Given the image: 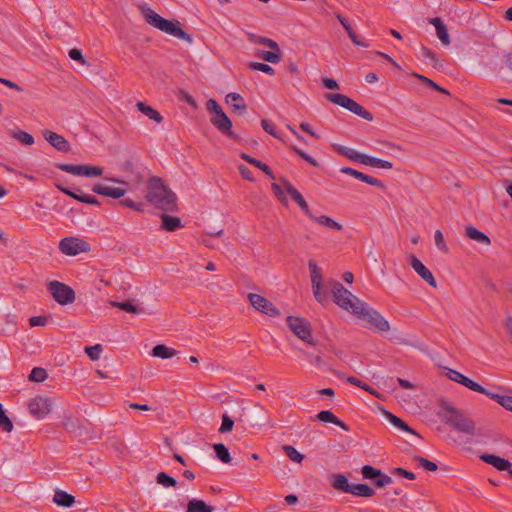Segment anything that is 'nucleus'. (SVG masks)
Here are the masks:
<instances>
[{"label":"nucleus","instance_id":"f257e3e1","mask_svg":"<svg viewBox=\"0 0 512 512\" xmlns=\"http://www.w3.org/2000/svg\"><path fill=\"white\" fill-rule=\"evenodd\" d=\"M146 199L156 208L173 212L177 209V197L159 177H152L147 184Z\"/></svg>","mask_w":512,"mask_h":512},{"label":"nucleus","instance_id":"f03ea898","mask_svg":"<svg viewBox=\"0 0 512 512\" xmlns=\"http://www.w3.org/2000/svg\"><path fill=\"white\" fill-rule=\"evenodd\" d=\"M438 416L443 422L458 432L471 436L476 433L475 422L446 400L440 401Z\"/></svg>","mask_w":512,"mask_h":512},{"label":"nucleus","instance_id":"7ed1b4c3","mask_svg":"<svg viewBox=\"0 0 512 512\" xmlns=\"http://www.w3.org/2000/svg\"><path fill=\"white\" fill-rule=\"evenodd\" d=\"M141 10H142V14L145 18V21L149 25H151V26H153V27L175 37V38L185 40L189 43L192 42L191 36L189 34H187L182 28H180L177 24L162 18L159 14H157L155 11H153L149 7H142Z\"/></svg>","mask_w":512,"mask_h":512},{"label":"nucleus","instance_id":"20e7f679","mask_svg":"<svg viewBox=\"0 0 512 512\" xmlns=\"http://www.w3.org/2000/svg\"><path fill=\"white\" fill-rule=\"evenodd\" d=\"M334 302L344 310L353 314L361 313L364 309V302L347 290L340 282L330 283Z\"/></svg>","mask_w":512,"mask_h":512},{"label":"nucleus","instance_id":"39448f33","mask_svg":"<svg viewBox=\"0 0 512 512\" xmlns=\"http://www.w3.org/2000/svg\"><path fill=\"white\" fill-rule=\"evenodd\" d=\"M326 98L330 102L349 110L350 112L360 116L367 121L373 120V115L369 111L364 109L359 103L346 95L340 93H328L326 94Z\"/></svg>","mask_w":512,"mask_h":512},{"label":"nucleus","instance_id":"423d86ee","mask_svg":"<svg viewBox=\"0 0 512 512\" xmlns=\"http://www.w3.org/2000/svg\"><path fill=\"white\" fill-rule=\"evenodd\" d=\"M326 98L330 102L349 110L350 112L360 116L367 121L373 120V115L369 111L364 109L359 103L346 95L340 93H328L326 94Z\"/></svg>","mask_w":512,"mask_h":512},{"label":"nucleus","instance_id":"0eeeda50","mask_svg":"<svg viewBox=\"0 0 512 512\" xmlns=\"http://www.w3.org/2000/svg\"><path fill=\"white\" fill-rule=\"evenodd\" d=\"M286 323L289 329L302 341L314 346L311 325L308 320L301 317L288 316Z\"/></svg>","mask_w":512,"mask_h":512},{"label":"nucleus","instance_id":"6e6552de","mask_svg":"<svg viewBox=\"0 0 512 512\" xmlns=\"http://www.w3.org/2000/svg\"><path fill=\"white\" fill-rule=\"evenodd\" d=\"M47 289L52 298L60 305H68L75 301L74 290L65 283L53 280L48 282Z\"/></svg>","mask_w":512,"mask_h":512},{"label":"nucleus","instance_id":"1a4fd4ad","mask_svg":"<svg viewBox=\"0 0 512 512\" xmlns=\"http://www.w3.org/2000/svg\"><path fill=\"white\" fill-rule=\"evenodd\" d=\"M61 253L69 256H75L82 252H88L90 245L85 240L76 237H65L59 243Z\"/></svg>","mask_w":512,"mask_h":512},{"label":"nucleus","instance_id":"9d476101","mask_svg":"<svg viewBox=\"0 0 512 512\" xmlns=\"http://www.w3.org/2000/svg\"><path fill=\"white\" fill-rule=\"evenodd\" d=\"M354 315L359 318L367 319L371 325L381 332H387L390 330L388 321L378 311L369 307L365 302L363 311L361 313H355Z\"/></svg>","mask_w":512,"mask_h":512},{"label":"nucleus","instance_id":"9b49d317","mask_svg":"<svg viewBox=\"0 0 512 512\" xmlns=\"http://www.w3.org/2000/svg\"><path fill=\"white\" fill-rule=\"evenodd\" d=\"M248 300L255 310L269 317H277L280 315L279 309L274 306L268 299L259 294L249 293Z\"/></svg>","mask_w":512,"mask_h":512},{"label":"nucleus","instance_id":"f8f14e48","mask_svg":"<svg viewBox=\"0 0 512 512\" xmlns=\"http://www.w3.org/2000/svg\"><path fill=\"white\" fill-rule=\"evenodd\" d=\"M58 168L75 176L97 177L103 173V168L99 166L60 164Z\"/></svg>","mask_w":512,"mask_h":512},{"label":"nucleus","instance_id":"ddd939ff","mask_svg":"<svg viewBox=\"0 0 512 512\" xmlns=\"http://www.w3.org/2000/svg\"><path fill=\"white\" fill-rule=\"evenodd\" d=\"M53 402L47 397H35L28 404L30 414L36 419L45 418L51 411Z\"/></svg>","mask_w":512,"mask_h":512},{"label":"nucleus","instance_id":"4468645a","mask_svg":"<svg viewBox=\"0 0 512 512\" xmlns=\"http://www.w3.org/2000/svg\"><path fill=\"white\" fill-rule=\"evenodd\" d=\"M447 376L450 380H452L456 383H459L474 392L484 394L487 397H488V394L492 393V392H489L484 387H482L480 384L474 382L473 380H471L470 378L466 377L465 375H463L462 373H460L456 370L449 369L447 372Z\"/></svg>","mask_w":512,"mask_h":512},{"label":"nucleus","instance_id":"2eb2a0df","mask_svg":"<svg viewBox=\"0 0 512 512\" xmlns=\"http://www.w3.org/2000/svg\"><path fill=\"white\" fill-rule=\"evenodd\" d=\"M409 265L413 270L430 286L433 288L437 287V282L431 273V271L414 255H408Z\"/></svg>","mask_w":512,"mask_h":512},{"label":"nucleus","instance_id":"dca6fc26","mask_svg":"<svg viewBox=\"0 0 512 512\" xmlns=\"http://www.w3.org/2000/svg\"><path fill=\"white\" fill-rule=\"evenodd\" d=\"M283 188L292 198V200L299 206L303 213L309 218L312 217V211L302 194L286 179L282 180Z\"/></svg>","mask_w":512,"mask_h":512},{"label":"nucleus","instance_id":"f3484780","mask_svg":"<svg viewBox=\"0 0 512 512\" xmlns=\"http://www.w3.org/2000/svg\"><path fill=\"white\" fill-rule=\"evenodd\" d=\"M211 123L222 133L227 135L228 137L232 139H237V136L233 133L231 130L232 128V122L228 118V116L223 112H221L218 115H214L211 118Z\"/></svg>","mask_w":512,"mask_h":512},{"label":"nucleus","instance_id":"a211bd4d","mask_svg":"<svg viewBox=\"0 0 512 512\" xmlns=\"http://www.w3.org/2000/svg\"><path fill=\"white\" fill-rule=\"evenodd\" d=\"M43 137L50 145H52L58 151L68 152L70 150L69 142L60 134H57L50 130H44Z\"/></svg>","mask_w":512,"mask_h":512},{"label":"nucleus","instance_id":"6ab92c4d","mask_svg":"<svg viewBox=\"0 0 512 512\" xmlns=\"http://www.w3.org/2000/svg\"><path fill=\"white\" fill-rule=\"evenodd\" d=\"M92 191L96 194L105 196V197H111L114 199H119L123 197L127 190L126 188L122 187H111L104 184H94L92 187Z\"/></svg>","mask_w":512,"mask_h":512},{"label":"nucleus","instance_id":"aec40b11","mask_svg":"<svg viewBox=\"0 0 512 512\" xmlns=\"http://www.w3.org/2000/svg\"><path fill=\"white\" fill-rule=\"evenodd\" d=\"M57 188L64 194L70 196L71 198H73L81 203L97 205V206L100 205V202L96 197H94L92 195L82 194L80 189H76L75 191H72L69 188L62 186V185H57Z\"/></svg>","mask_w":512,"mask_h":512},{"label":"nucleus","instance_id":"412c9836","mask_svg":"<svg viewBox=\"0 0 512 512\" xmlns=\"http://www.w3.org/2000/svg\"><path fill=\"white\" fill-rule=\"evenodd\" d=\"M480 459L482 461H484L485 463L492 465L494 468H496L499 471H508L509 472V470H512V468H511L512 464L508 460H506L500 456H497L494 454H482L480 456Z\"/></svg>","mask_w":512,"mask_h":512},{"label":"nucleus","instance_id":"4be33fe9","mask_svg":"<svg viewBox=\"0 0 512 512\" xmlns=\"http://www.w3.org/2000/svg\"><path fill=\"white\" fill-rule=\"evenodd\" d=\"M429 23L435 27L437 37L441 43L445 46H448L451 43V40L446 25L443 23V21L438 17H434L429 19Z\"/></svg>","mask_w":512,"mask_h":512},{"label":"nucleus","instance_id":"5701e85b","mask_svg":"<svg viewBox=\"0 0 512 512\" xmlns=\"http://www.w3.org/2000/svg\"><path fill=\"white\" fill-rule=\"evenodd\" d=\"M226 103L233 109L234 112L244 114L247 110V106L244 103L243 97L235 92H231L226 95Z\"/></svg>","mask_w":512,"mask_h":512},{"label":"nucleus","instance_id":"b1692460","mask_svg":"<svg viewBox=\"0 0 512 512\" xmlns=\"http://www.w3.org/2000/svg\"><path fill=\"white\" fill-rule=\"evenodd\" d=\"M309 219H311L318 225L323 226L329 230H333V231H342L343 230L342 224L338 223L337 221H335L334 219H332L331 217H329L327 215L316 216L312 213V217H309Z\"/></svg>","mask_w":512,"mask_h":512},{"label":"nucleus","instance_id":"393cba45","mask_svg":"<svg viewBox=\"0 0 512 512\" xmlns=\"http://www.w3.org/2000/svg\"><path fill=\"white\" fill-rule=\"evenodd\" d=\"M465 235L469 239L474 240L484 246H489L491 244L490 238L485 233H483L482 231L478 230L473 226L466 227Z\"/></svg>","mask_w":512,"mask_h":512},{"label":"nucleus","instance_id":"a878e982","mask_svg":"<svg viewBox=\"0 0 512 512\" xmlns=\"http://www.w3.org/2000/svg\"><path fill=\"white\" fill-rule=\"evenodd\" d=\"M316 419L324 423H332L339 426L344 431H348L349 427L337 418L331 411L323 410L316 415Z\"/></svg>","mask_w":512,"mask_h":512},{"label":"nucleus","instance_id":"bb28decb","mask_svg":"<svg viewBox=\"0 0 512 512\" xmlns=\"http://www.w3.org/2000/svg\"><path fill=\"white\" fill-rule=\"evenodd\" d=\"M214 507L200 499H191L187 503L186 512H213Z\"/></svg>","mask_w":512,"mask_h":512},{"label":"nucleus","instance_id":"cd10ccee","mask_svg":"<svg viewBox=\"0 0 512 512\" xmlns=\"http://www.w3.org/2000/svg\"><path fill=\"white\" fill-rule=\"evenodd\" d=\"M348 493L353 494L358 497L369 498L375 494V490L366 484H351L350 490Z\"/></svg>","mask_w":512,"mask_h":512},{"label":"nucleus","instance_id":"c85d7f7f","mask_svg":"<svg viewBox=\"0 0 512 512\" xmlns=\"http://www.w3.org/2000/svg\"><path fill=\"white\" fill-rule=\"evenodd\" d=\"M241 158L243 160H245L246 162H248L249 164L262 170L271 179H275V176H274L272 170L270 169V167L267 164L261 162L260 160H258L256 158L251 157L250 155H248L246 153H242Z\"/></svg>","mask_w":512,"mask_h":512},{"label":"nucleus","instance_id":"c756f323","mask_svg":"<svg viewBox=\"0 0 512 512\" xmlns=\"http://www.w3.org/2000/svg\"><path fill=\"white\" fill-rule=\"evenodd\" d=\"M136 107L140 112H142L144 115H146L149 119L160 123L163 120V117L161 114L152 108L149 105H146L144 102H137Z\"/></svg>","mask_w":512,"mask_h":512},{"label":"nucleus","instance_id":"7c9ffc66","mask_svg":"<svg viewBox=\"0 0 512 512\" xmlns=\"http://www.w3.org/2000/svg\"><path fill=\"white\" fill-rule=\"evenodd\" d=\"M181 227V220L178 217L170 216L167 214L162 215V228L164 230L168 232H173Z\"/></svg>","mask_w":512,"mask_h":512},{"label":"nucleus","instance_id":"2f4dec72","mask_svg":"<svg viewBox=\"0 0 512 512\" xmlns=\"http://www.w3.org/2000/svg\"><path fill=\"white\" fill-rule=\"evenodd\" d=\"M331 485L334 489L348 493L351 484L348 482V478L343 474H335L332 476Z\"/></svg>","mask_w":512,"mask_h":512},{"label":"nucleus","instance_id":"473e14b6","mask_svg":"<svg viewBox=\"0 0 512 512\" xmlns=\"http://www.w3.org/2000/svg\"><path fill=\"white\" fill-rule=\"evenodd\" d=\"M386 419L396 428L402 430V431H405V432H408V433H411V434H414V435H417L416 432L410 428L402 419H400L399 417L393 415L392 413L388 412V411H385L384 413Z\"/></svg>","mask_w":512,"mask_h":512},{"label":"nucleus","instance_id":"72a5a7b5","mask_svg":"<svg viewBox=\"0 0 512 512\" xmlns=\"http://www.w3.org/2000/svg\"><path fill=\"white\" fill-rule=\"evenodd\" d=\"M53 501L63 507H70L74 503V497L65 491L57 490L54 494Z\"/></svg>","mask_w":512,"mask_h":512},{"label":"nucleus","instance_id":"f704fd0d","mask_svg":"<svg viewBox=\"0 0 512 512\" xmlns=\"http://www.w3.org/2000/svg\"><path fill=\"white\" fill-rule=\"evenodd\" d=\"M177 354V351L167 347L164 344L156 345L152 350V355L161 359H168Z\"/></svg>","mask_w":512,"mask_h":512},{"label":"nucleus","instance_id":"c9c22d12","mask_svg":"<svg viewBox=\"0 0 512 512\" xmlns=\"http://www.w3.org/2000/svg\"><path fill=\"white\" fill-rule=\"evenodd\" d=\"M363 164L367 165V166H371V167L382 168V169H391L393 167V164L390 161L379 159V158L368 156V155H365Z\"/></svg>","mask_w":512,"mask_h":512},{"label":"nucleus","instance_id":"e433bc0d","mask_svg":"<svg viewBox=\"0 0 512 512\" xmlns=\"http://www.w3.org/2000/svg\"><path fill=\"white\" fill-rule=\"evenodd\" d=\"M247 36L248 40L251 43L265 45L273 50H278V44L272 39L262 37L253 33H248Z\"/></svg>","mask_w":512,"mask_h":512},{"label":"nucleus","instance_id":"4c0bfd02","mask_svg":"<svg viewBox=\"0 0 512 512\" xmlns=\"http://www.w3.org/2000/svg\"><path fill=\"white\" fill-rule=\"evenodd\" d=\"M257 56L260 59L265 60L272 64H277L281 60L279 48H278V50L272 49V51H261V52L257 53Z\"/></svg>","mask_w":512,"mask_h":512},{"label":"nucleus","instance_id":"58836bf2","mask_svg":"<svg viewBox=\"0 0 512 512\" xmlns=\"http://www.w3.org/2000/svg\"><path fill=\"white\" fill-rule=\"evenodd\" d=\"M308 267L310 270L312 285H316L318 287L319 284H322V275H321L320 268L317 266L316 262L313 260H310L308 262Z\"/></svg>","mask_w":512,"mask_h":512},{"label":"nucleus","instance_id":"ea45409f","mask_svg":"<svg viewBox=\"0 0 512 512\" xmlns=\"http://www.w3.org/2000/svg\"><path fill=\"white\" fill-rule=\"evenodd\" d=\"M213 449L216 453V457L223 463H229L231 461L229 450L222 443L213 445Z\"/></svg>","mask_w":512,"mask_h":512},{"label":"nucleus","instance_id":"a19ab883","mask_svg":"<svg viewBox=\"0 0 512 512\" xmlns=\"http://www.w3.org/2000/svg\"><path fill=\"white\" fill-rule=\"evenodd\" d=\"M488 397L498 404H500L503 408L512 412V396H503L496 393L488 394Z\"/></svg>","mask_w":512,"mask_h":512},{"label":"nucleus","instance_id":"79ce46f5","mask_svg":"<svg viewBox=\"0 0 512 512\" xmlns=\"http://www.w3.org/2000/svg\"><path fill=\"white\" fill-rule=\"evenodd\" d=\"M109 304L112 307L119 308L128 313L138 314L140 312L139 308L135 304H133L132 301H126V302L110 301Z\"/></svg>","mask_w":512,"mask_h":512},{"label":"nucleus","instance_id":"37998d69","mask_svg":"<svg viewBox=\"0 0 512 512\" xmlns=\"http://www.w3.org/2000/svg\"><path fill=\"white\" fill-rule=\"evenodd\" d=\"M12 136L23 145L31 146L34 144V137L26 131H16L12 133Z\"/></svg>","mask_w":512,"mask_h":512},{"label":"nucleus","instance_id":"c03bdc74","mask_svg":"<svg viewBox=\"0 0 512 512\" xmlns=\"http://www.w3.org/2000/svg\"><path fill=\"white\" fill-rule=\"evenodd\" d=\"M285 454L289 457V459L293 462L300 463L304 459V455L301 454L296 448L290 445H285L283 447Z\"/></svg>","mask_w":512,"mask_h":512},{"label":"nucleus","instance_id":"a18cd8bd","mask_svg":"<svg viewBox=\"0 0 512 512\" xmlns=\"http://www.w3.org/2000/svg\"><path fill=\"white\" fill-rule=\"evenodd\" d=\"M0 428L8 433L13 429V423L5 414L2 404H0Z\"/></svg>","mask_w":512,"mask_h":512},{"label":"nucleus","instance_id":"49530a36","mask_svg":"<svg viewBox=\"0 0 512 512\" xmlns=\"http://www.w3.org/2000/svg\"><path fill=\"white\" fill-rule=\"evenodd\" d=\"M156 479L159 484L166 488L173 487L177 484L176 480L165 472L158 473Z\"/></svg>","mask_w":512,"mask_h":512},{"label":"nucleus","instance_id":"de8ad7c7","mask_svg":"<svg viewBox=\"0 0 512 512\" xmlns=\"http://www.w3.org/2000/svg\"><path fill=\"white\" fill-rule=\"evenodd\" d=\"M421 55L422 57L429 62L433 67H437L438 58L436 54L427 47H421Z\"/></svg>","mask_w":512,"mask_h":512},{"label":"nucleus","instance_id":"09e8293b","mask_svg":"<svg viewBox=\"0 0 512 512\" xmlns=\"http://www.w3.org/2000/svg\"><path fill=\"white\" fill-rule=\"evenodd\" d=\"M434 241L436 247L443 253H448L449 248L445 243L443 233L440 230H436L434 233Z\"/></svg>","mask_w":512,"mask_h":512},{"label":"nucleus","instance_id":"8fccbe9b","mask_svg":"<svg viewBox=\"0 0 512 512\" xmlns=\"http://www.w3.org/2000/svg\"><path fill=\"white\" fill-rule=\"evenodd\" d=\"M47 378V372L45 369L35 367L32 369L29 379L35 382H43Z\"/></svg>","mask_w":512,"mask_h":512},{"label":"nucleus","instance_id":"3c124183","mask_svg":"<svg viewBox=\"0 0 512 512\" xmlns=\"http://www.w3.org/2000/svg\"><path fill=\"white\" fill-rule=\"evenodd\" d=\"M346 381L348 383L354 385V386L362 388L363 390L369 392L372 395H377L375 390L372 387H370L369 385H367L366 383L362 382L361 380H359L356 377L349 376V377L346 378Z\"/></svg>","mask_w":512,"mask_h":512},{"label":"nucleus","instance_id":"603ef678","mask_svg":"<svg viewBox=\"0 0 512 512\" xmlns=\"http://www.w3.org/2000/svg\"><path fill=\"white\" fill-rule=\"evenodd\" d=\"M413 76L418 78L422 83L428 85L429 87L433 88L434 90H437V91H440L442 93L448 94L447 90H445L444 88H442L439 85H437L431 79H429V78H427V77H425L423 75H420L418 73H413Z\"/></svg>","mask_w":512,"mask_h":512},{"label":"nucleus","instance_id":"864d4df0","mask_svg":"<svg viewBox=\"0 0 512 512\" xmlns=\"http://www.w3.org/2000/svg\"><path fill=\"white\" fill-rule=\"evenodd\" d=\"M85 352L87 353L91 360H98L102 352V346L100 344H96L94 346H87L85 347Z\"/></svg>","mask_w":512,"mask_h":512},{"label":"nucleus","instance_id":"5fc2aeb1","mask_svg":"<svg viewBox=\"0 0 512 512\" xmlns=\"http://www.w3.org/2000/svg\"><path fill=\"white\" fill-rule=\"evenodd\" d=\"M250 68L253 70L261 71L263 73H266L268 75H274L275 70L268 64L261 63V62H253L250 64Z\"/></svg>","mask_w":512,"mask_h":512},{"label":"nucleus","instance_id":"6e6d98bb","mask_svg":"<svg viewBox=\"0 0 512 512\" xmlns=\"http://www.w3.org/2000/svg\"><path fill=\"white\" fill-rule=\"evenodd\" d=\"M299 157H301L304 161H306L307 163H309L311 166L313 167H317L318 166V162L313 158L311 157L310 155H308L306 152H304L303 150L299 149L298 147L296 146H291L290 147Z\"/></svg>","mask_w":512,"mask_h":512},{"label":"nucleus","instance_id":"4d7b16f0","mask_svg":"<svg viewBox=\"0 0 512 512\" xmlns=\"http://www.w3.org/2000/svg\"><path fill=\"white\" fill-rule=\"evenodd\" d=\"M271 188H272L274 195L278 198V200L283 205L287 206L288 202H287V198H286L283 188L277 183H273Z\"/></svg>","mask_w":512,"mask_h":512},{"label":"nucleus","instance_id":"13d9d810","mask_svg":"<svg viewBox=\"0 0 512 512\" xmlns=\"http://www.w3.org/2000/svg\"><path fill=\"white\" fill-rule=\"evenodd\" d=\"M379 471V469H376L370 465L363 466L361 470L363 478L373 480H375V478L379 476Z\"/></svg>","mask_w":512,"mask_h":512},{"label":"nucleus","instance_id":"bf43d9fd","mask_svg":"<svg viewBox=\"0 0 512 512\" xmlns=\"http://www.w3.org/2000/svg\"><path fill=\"white\" fill-rule=\"evenodd\" d=\"M415 460L419 463V465L421 467H423L424 469L428 470V471H436L438 466L436 463L424 458V457H421V456H417L415 457Z\"/></svg>","mask_w":512,"mask_h":512},{"label":"nucleus","instance_id":"052dcab7","mask_svg":"<svg viewBox=\"0 0 512 512\" xmlns=\"http://www.w3.org/2000/svg\"><path fill=\"white\" fill-rule=\"evenodd\" d=\"M234 421L227 415L224 414L222 416V423L219 428L220 433H227L230 432L233 429Z\"/></svg>","mask_w":512,"mask_h":512},{"label":"nucleus","instance_id":"680f3d73","mask_svg":"<svg viewBox=\"0 0 512 512\" xmlns=\"http://www.w3.org/2000/svg\"><path fill=\"white\" fill-rule=\"evenodd\" d=\"M261 126L264 129V131L266 133H268L269 135H271L277 139H281L280 135L275 130V125L272 122H270L269 120L263 119L261 121Z\"/></svg>","mask_w":512,"mask_h":512},{"label":"nucleus","instance_id":"e2e57ef3","mask_svg":"<svg viewBox=\"0 0 512 512\" xmlns=\"http://www.w3.org/2000/svg\"><path fill=\"white\" fill-rule=\"evenodd\" d=\"M392 483V478L387 474H384L381 470L379 471V476H377L374 480V484L377 487H384Z\"/></svg>","mask_w":512,"mask_h":512},{"label":"nucleus","instance_id":"0e129e2a","mask_svg":"<svg viewBox=\"0 0 512 512\" xmlns=\"http://www.w3.org/2000/svg\"><path fill=\"white\" fill-rule=\"evenodd\" d=\"M206 108L209 112H211L214 115H218L220 114L221 112H223L221 106L217 103L216 100L214 99H209L207 102H206Z\"/></svg>","mask_w":512,"mask_h":512},{"label":"nucleus","instance_id":"69168bd1","mask_svg":"<svg viewBox=\"0 0 512 512\" xmlns=\"http://www.w3.org/2000/svg\"><path fill=\"white\" fill-rule=\"evenodd\" d=\"M120 204L127 208L136 210V211H143V205L141 203H135L130 198H125V199L121 200Z\"/></svg>","mask_w":512,"mask_h":512},{"label":"nucleus","instance_id":"338daca9","mask_svg":"<svg viewBox=\"0 0 512 512\" xmlns=\"http://www.w3.org/2000/svg\"><path fill=\"white\" fill-rule=\"evenodd\" d=\"M348 159L363 164L365 154H361L354 149L349 148L346 156Z\"/></svg>","mask_w":512,"mask_h":512},{"label":"nucleus","instance_id":"774afa93","mask_svg":"<svg viewBox=\"0 0 512 512\" xmlns=\"http://www.w3.org/2000/svg\"><path fill=\"white\" fill-rule=\"evenodd\" d=\"M340 171L344 174H347V175H350L360 181H363V178H364V173L358 171V170H355L353 168H350V167H343L340 169Z\"/></svg>","mask_w":512,"mask_h":512}]
</instances>
